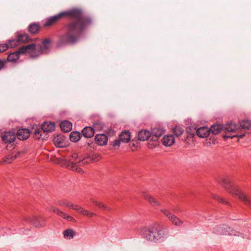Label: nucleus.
Here are the masks:
<instances>
[{
    "mask_svg": "<svg viewBox=\"0 0 251 251\" xmlns=\"http://www.w3.org/2000/svg\"><path fill=\"white\" fill-rule=\"evenodd\" d=\"M64 237L68 239H73L75 234V232L72 229H68L63 232Z\"/></svg>",
    "mask_w": 251,
    "mask_h": 251,
    "instance_id": "obj_28",
    "label": "nucleus"
},
{
    "mask_svg": "<svg viewBox=\"0 0 251 251\" xmlns=\"http://www.w3.org/2000/svg\"><path fill=\"white\" fill-rule=\"evenodd\" d=\"M7 63V61L6 60H1L0 59V70L2 69L5 65V64Z\"/></svg>",
    "mask_w": 251,
    "mask_h": 251,
    "instance_id": "obj_41",
    "label": "nucleus"
},
{
    "mask_svg": "<svg viewBox=\"0 0 251 251\" xmlns=\"http://www.w3.org/2000/svg\"><path fill=\"white\" fill-rule=\"evenodd\" d=\"M16 138L15 133L11 131L5 132L1 136V139L5 144L14 142Z\"/></svg>",
    "mask_w": 251,
    "mask_h": 251,
    "instance_id": "obj_10",
    "label": "nucleus"
},
{
    "mask_svg": "<svg viewBox=\"0 0 251 251\" xmlns=\"http://www.w3.org/2000/svg\"><path fill=\"white\" fill-rule=\"evenodd\" d=\"M42 129L45 132H51L55 129V125L51 122H45L42 125Z\"/></svg>",
    "mask_w": 251,
    "mask_h": 251,
    "instance_id": "obj_21",
    "label": "nucleus"
},
{
    "mask_svg": "<svg viewBox=\"0 0 251 251\" xmlns=\"http://www.w3.org/2000/svg\"><path fill=\"white\" fill-rule=\"evenodd\" d=\"M49 48H19L23 54H27L32 58L38 56L44 51Z\"/></svg>",
    "mask_w": 251,
    "mask_h": 251,
    "instance_id": "obj_6",
    "label": "nucleus"
},
{
    "mask_svg": "<svg viewBox=\"0 0 251 251\" xmlns=\"http://www.w3.org/2000/svg\"><path fill=\"white\" fill-rule=\"evenodd\" d=\"M103 126L102 124H101L100 123H96L94 124L93 128L94 129V132L95 131H99L102 128Z\"/></svg>",
    "mask_w": 251,
    "mask_h": 251,
    "instance_id": "obj_32",
    "label": "nucleus"
},
{
    "mask_svg": "<svg viewBox=\"0 0 251 251\" xmlns=\"http://www.w3.org/2000/svg\"><path fill=\"white\" fill-rule=\"evenodd\" d=\"M223 128V127L219 124L213 125L209 128L210 133L211 132L214 134H219L221 132Z\"/></svg>",
    "mask_w": 251,
    "mask_h": 251,
    "instance_id": "obj_26",
    "label": "nucleus"
},
{
    "mask_svg": "<svg viewBox=\"0 0 251 251\" xmlns=\"http://www.w3.org/2000/svg\"><path fill=\"white\" fill-rule=\"evenodd\" d=\"M120 140H116L112 143V145L114 147H119L120 144Z\"/></svg>",
    "mask_w": 251,
    "mask_h": 251,
    "instance_id": "obj_42",
    "label": "nucleus"
},
{
    "mask_svg": "<svg viewBox=\"0 0 251 251\" xmlns=\"http://www.w3.org/2000/svg\"><path fill=\"white\" fill-rule=\"evenodd\" d=\"M92 201L93 203H94L97 206H98L100 208H103L105 210H108L109 209V207L105 205L104 204L99 202L96 201L94 200H92Z\"/></svg>",
    "mask_w": 251,
    "mask_h": 251,
    "instance_id": "obj_31",
    "label": "nucleus"
},
{
    "mask_svg": "<svg viewBox=\"0 0 251 251\" xmlns=\"http://www.w3.org/2000/svg\"><path fill=\"white\" fill-rule=\"evenodd\" d=\"M142 237L150 241H157L160 239L163 234L162 227L159 223H155L141 230Z\"/></svg>",
    "mask_w": 251,
    "mask_h": 251,
    "instance_id": "obj_2",
    "label": "nucleus"
},
{
    "mask_svg": "<svg viewBox=\"0 0 251 251\" xmlns=\"http://www.w3.org/2000/svg\"><path fill=\"white\" fill-rule=\"evenodd\" d=\"M82 133L84 137L89 138L93 136L95 132L93 127L86 126L82 130Z\"/></svg>",
    "mask_w": 251,
    "mask_h": 251,
    "instance_id": "obj_22",
    "label": "nucleus"
},
{
    "mask_svg": "<svg viewBox=\"0 0 251 251\" xmlns=\"http://www.w3.org/2000/svg\"><path fill=\"white\" fill-rule=\"evenodd\" d=\"M63 219H66L68 221L74 222L75 219L72 216L68 215L66 213H65V215L63 216Z\"/></svg>",
    "mask_w": 251,
    "mask_h": 251,
    "instance_id": "obj_39",
    "label": "nucleus"
},
{
    "mask_svg": "<svg viewBox=\"0 0 251 251\" xmlns=\"http://www.w3.org/2000/svg\"><path fill=\"white\" fill-rule=\"evenodd\" d=\"M72 209L77 211V212L81 213V214L83 213V210H84V208L79 206L78 205H76V204L73 205V207Z\"/></svg>",
    "mask_w": 251,
    "mask_h": 251,
    "instance_id": "obj_37",
    "label": "nucleus"
},
{
    "mask_svg": "<svg viewBox=\"0 0 251 251\" xmlns=\"http://www.w3.org/2000/svg\"><path fill=\"white\" fill-rule=\"evenodd\" d=\"M223 128L226 131V132H238V133H239L240 131H239V125H236L234 123L230 122L226 124Z\"/></svg>",
    "mask_w": 251,
    "mask_h": 251,
    "instance_id": "obj_12",
    "label": "nucleus"
},
{
    "mask_svg": "<svg viewBox=\"0 0 251 251\" xmlns=\"http://www.w3.org/2000/svg\"><path fill=\"white\" fill-rule=\"evenodd\" d=\"M95 140L98 145L103 146L107 144L108 138L104 134H99L96 135Z\"/></svg>",
    "mask_w": 251,
    "mask_h": 251,
    "instance_id": "obj_18",
    "label": "nucleus"
},
{
    "mask_svg": "<svg viewBox=\"0 0 251 251\" xmlns=\"http://www.w3.org/2000/svg\"><path fill=\"white\" fill-rule=\"evenodd\" d=\"M73 205H74V204L67 202L66 204V206H67V207H68L69 208H72L73 207Z\"/></svg>",
    "mask_w": 251,
    "mask_h": 251,
    "instance_id": "obj_47",
    "label": "nucleus"
},
{
    "mask_svg": "<svg viewBox=\"0 0 251 251\" xmlns=\"http://www.w3.org/2000/svg\"><path fill=\"white\" fill-rule=\"evenodd\" d=\"M36 46V45L33 43H31V44H29L28 45H24L23 46H22L21 47H28V48H29V47H35Z\"/></svg>",
    "mask_w": 251,
    "mask_h": 251,
    "instance_id": "obj_43",
    "label": "nucleus"
},
{
    "mask_svg": "<svg viewBox=\"0 0 251 251\" xmlns=\"http://www.w3.org/2000/svg\"><path fill=\"white\" fill-rule=\"evenodd\" d=\"M251 127V123L250 121L248 120L243 121L241 122L240 125H239V130L241 129L243 130V133H241V134L237 133L236 135H233V136H224V137L232 138L234 137H239L240 138H242L246 135V132H245V130L249 129Z\"/></svg>",
    "mask_w": 251,
    "mask_h": 251,
    "instance_id": "obj_7",
    "label": "nucleus"
},
{
    "mask_svg": "<svg viewBox=\"0 0 251 251\" xmlns=\"http://www.w3.org/2000/svg\"><path fill=\"white\" fill-rule=\"evenodd\" d=\"M173 136L176 137H179L183 133V130L179 126H176L173 129Z\"/></svg>",
    "mask_w": 251,
    "mask_h": 251,
    "instance_id": "obj_29",
    "label": "nucleus"
},
{
    "mask_svg": "<svg viewBox=\"0 0 251 251\" xmlns=\"http://www.w3.org/2000/svg\"><path fill=\"white\" fill-rule=\"evenodd\" d=\"M43 130L40 129H36L34 131V136L35 138L37 139H39L41 137V132Z\"/></svg>",
    "mask_w": 251,
    "mask_h": 251,
    "instance_id": "obj_36",
    "label": "nucleus"
},
{
    "mask_svg": "<svg viewBox=\"0 0 251 251\" xmlns=\"http://www.w3.org/2000/svg\"><path fill=\"white\" fill-rule=\"evenodd\" d=\"M196 134L199 137L206 138L210 134V130L209 128L207 127H201L197 129Z\"/></svg>",
    "mask_w": 251,
    "mask_h": 251,
    "instance_id": "obj_14",
    "label": "nucleus"
},
{
    "mask_svg": "<svg viewBox=\"0 0 251 251\" xmlns=\"http://www.w3.org/2000/svg\"><path fill=\"white\" fill-rule=\"evenodd\" d=\"M50 211H52L53 213L56 214L58 216H60L61 217H63V216L65 215V213L63 212V211H61L60 209H59L58 208H56L54 206H52L50 208Z\"/></svg>",
    "mask_w": 251,
    "mask_h": 251,
    "instance_id": "obj_30",
    "label": "nucleus"
},
{
    "mask_svg": "<svg viewBox=\"0 0 251 251\" xmlns=\"http://www.w3.org/2000/svg\"><path fill=\"white\" fill-rule=\"evenodd\" d=\"M213 232L219 235H230L235 236H242L243 234L238 231L231 229L230 227L225 225H220L215 226Z\"/></svg>",
    "mask_w": 251,
    "mask_h": 251,
    "instance_id": "obj_4",
    "label": "nucleus"
},
{
    "mask_svg": "<svg viewBox=\"0 0 251 251\" xmlns=\"http://www.w3.org/2000/svg\"><path fill=\"white\" fill-rule=\"evenodd\" d=\"M27 221L32 223L36 228H42L46 225V220L41 216H34L32 218H28Z\"/></svg>",
    "mask_w": 251,
    "mask_h": 251,
    "instance_id": "obj_8",
    "label": "nucleus"
},
{
    "mask_svg": "<svg viewBox=\"0 0 251 251\" xmlns=\"http://www.w3.org/2000/svg\"><path fill=\"white\" fill-rule=\"evenodd\" d=\"M86 161L84 160H79L78 162L74 163L72 161L69 162L68 167L73 171H76L80 174L83 173V170L79 167L81 164L86 163Z\"/></svg>",
    "mask_w": 251,
    "mask_h": 251,
    "instance_id": "obj_11",
    "label": "nucleus"
},
{
    "mask_svg": "<svg viewBox=\"0 0 251 251\" xmlns=\"http://www.w3.org/2000/svg\"><path fill=\"white\" fill-rule=\"evenodd\" d=\"M72 158L74 159L75 160H76V159L78 158V155L77 154V153H74L72 156H71Z\"/></svg>",
    "mask_w": 251,
    "mask_h": 251,
    "instance_id": "obj_45",
    "label": "nucleus"
},
{
    "mask_svg": "<svg viewBox=\"0 0 251 251\" xmlns=\"http://www.w3.org/2000/svg\"><path fill=\"white\" fill-rule=\"evenodd\" d=\"M81 135L80 132L73 131L70 134V140L74 142H76L79 140Z\"/></svg>",
    "mask_w": 251,
    "mask_h": 251,
    "instance_id": "obj_27",
    "label": "nucleus"
},
{
    "mask_svg": "<svg viewBox=\"0 0 251 251\" xmlns=\"http://www.w3.org/2000/svg\"><path fill=\"white\" fill-rule=\"evenodd\" d=\"M164 129L163 127L159 126L152 128L151 132V140L155 141L164 133Z\"/></svg>",
    "mask_w": 251,
    "mask_h": 251,
    "instance_id": "obj_9",
    "label": "nucleus"
},
{
    "mask_svg": "<svg viewBox=\"0 0 251 251\" xmlns=\"http://www.w3.org/2000/svg\"><path fill=\"white\" fill-rule=\"evenodd\" d=\"M9 157H10L11 162L15 159L14 153L9 154Z\"/></svg>",
    "mask_w": 251,
    "mask_h": 251,
    "instance_id": "obj_46",
    "label": "nucleus"
},
{
    "mask_svg": "<svg viewBox=\"0 0 251 251\" xmlns=\"http://www.w3.org/2000/svg\"><path fill=\"white\" fill-rule=\"evenodd\" d=\"M160 211L169 219V220L176 226H180L183 224V221L177 216L172 213L166 208H162Z\"/></svg>",
    "mask_w": 251,
    "mask_h": 251,
    "instance_id": "obj_5",
    "label": "nucleus"
},
{
    "mask_svg": "<svg viewBox=\"0 0 251 251\" xmlns=\"http://www.w3.org/2000/svg\"><path fill=\"white\" fill-rule=\"evenodd\" d=\"M20 54H23L22 50L19 49V50L15 52L10 53L7 57V62H14L17 60L20 56Z\"/></svg>",
    "mask_w": 251,
    "mask_h": 251,
    "instance_id": "obj_16",
    "label": "nucleus"
},
{
    "mask_svg": "<svg viewBox=\"0 0 251 251\" xmlns=\"http://www.w3.org/2000/svg\"><path fill=\"white\" fill-rule=\"evenodd\" d=\"M60 128L65 132H69L72 130V124L68 121H64L61 123Z\"/></svg>",
    "mask_w": 251,
    "mask_h": 251,
    "instance_id": "obj_23",
    "label": "nucleus"
},
{
    "mask_svg": "<svg viewBox=\"0 0 251 251\" xmlns=\"http://www.w3.org/2000/svg\"><path fill=\"white\" fill-rule=\"evenodd\" d=\"M67 202H63V203H60V205H65L66 206V204Z\"/></svg>",
    "mask_w": 251,
    "mask_h": 251,
    "instance_id": "obj_51",
    "label": "nucleus"
},
{
    "mask_svg": "<svg viewBox=\"0 0 251 251\" xmlns=\"http://www.w3.org/2000/svg\"><path fill=\"white\" fill-rule=\"evenodd\" d=\"M64 17L73 18L74 20L68 25L67 34L61 36L59 39L57 44L58 46L73 44L77 42L80 35L92 22L89 17L84 15V12L81 9L75 8L50 17L46 21L45 26H51Z\"/></svg>",
    "mask_w": 251,
    "mask_h": 251,
    "instance_id": "obj_1",
    "label": "nucleus"
},
{
    "mask_svg": "<svg viewBox=\"0 0 251 251\" xmlns=\"http://www.w3.org/2000/svg\"><path fill=\"white\" fill-rule=\"evenodd\" d=\"M138 139L141 141H145L149 138L151 139V133L148 130H142L140 131L138 134Z\"/></svg>",
    "mask_w": 251,
    "mask_h": 251,
    "instance_id": "obj_20",
    "label": "nucleus"
},
{
    "mask_svg": "<svg viewBox=\"0 0 251 251\" xmlns=\"http://www.w3.org/2000/svg\"><path fill=\"white\" fill-rule=\"evenodd\" d=\"M40 29V25L38 23H34L30 24L28 26V31L32 34L37 33Z\"/></svg>",
    "mask_w": 251,
    "mask_h": 251,
    "instance_id": "obj_24",
    "label": "nucleus"
},
{
    "mask_svg": "<svg viewBox=\"0 0 251 251\" xmlns=\"http://www.w3.org/2000/svg\"><path fill=\"white\" fill-rule=\"evenodd\" d=\"M65 138L63 135H58L54 137L53 142L56 147L59 148H63L65 146Z\"/></svg>",
    "mask_w": 251,
    "mask_h": 251,
    "instance_id": "obj_15",
    "label": "nucleus"
},
{
    "mask_svg": "<svg viewBox=\"0 0 251 251\" xmlns=\"http://www.w3.org/2000/svg\"><path fill=\"white\" fill-rule=\"evenodd\" d=\"M30 131L26 128L19 129L17 132V137L21 140H26L30 135Z\"/></svg>",
    "mask_w": 251,
    "mask_h": 251,
    "instance_id": "obj_13",
    "label": "nucleus"
},
{
    "mask_svg": "<svg viewBox=\"0 0 251 251\" xmlns=\"http://www.w3.org/2000/svg\"><path fill=\"white\" fill-rule=\"evenodd\" d=\"M52 41L50 39H45L42 42V45L44 47L51 45Z\"/></svg>",
    "mask_w": 251,
    "mask_h": 251,
    "instance_id": "obj_35",
    "label": "nucleus"
},
{
    "mask_svg": "<svg viewBox=\"0 0 251 251\" xmlns=\"http://www.w3.org/2000/svg\"><path fill=\"white\" fill-rule=\"evenodd\" d=\"M144 197L147 200L150 204L153 207L156 208L160 206V202L158 201L155 198L152 197L151 196L148 195L147 194H144Z\"/></svg>",
    "mask_w": 251,
    "mask_h": 251,
    "instance_id": "obj_17",
    "label": "nucleus"
},
{
    "mask_svg": "<svg viewBox=\"0 0 251 251\" xmlns=\"http://www.w3.org/2000/svg\"><path fill=\"white\" fill-rule=\"evenodd\" d=\"M130 137V133L128 131H123L119 135L120 141L125 143L128 142Z\"/></svg>",
    "mask_w": 251,
    "mask_h": 251,
    "instance_id": "obj_25",
    "label": "nucleus"
},
{
    "mask_svg": "<svg viewBox=\"0 0 251 251\" xmlns=\"http://www.w3.org/2000/svg\"><path fill=\"white\" fill-rule=\"evenodd\" d=\"M221 184L230 194L238 196L245 204L251 208V199L234 186L227 178H223Z\"/></svg>",
    "mask_w": 251,
    "mask_h": 251,
    "instance_id": "obj_3",
    "label": "nucleus"
},
{
    "mask_svg": "<svg viewBox=\"0 0 251 251\" xmlns=\"http://www.w3.org/2000/svg\"><path fill=\"white\" fill-rule=\"evenodd\" d=\"M14 159H16L17 158H18L20 154V152H17L16 153H14Z\"/></svg>",
    "mask_w": 251,
    "mask_h": 251,
    "instance_id": "obj_48",
    "label": "nucleus"
},
{
    "mask_svg": "<svg viewBox=\"0 0 251 251\" xmlns=\"http://www.w3.org/2000/svg\"><path fill=\"white\" fill-rule=\"evenodd\" d=\"M162 143L165 146H171L175 143V138L173 135H165L162 139Z\"/></svg>",
    "mask_w": 251,
    "mask_h": 251,
    "instance_id": "obj_19",
    "label": "nucleus"
},
{
    "mask_svg": "<svg viewBox=\"0 0 251 251\" xmlns=\"http://www.w3.org/2000/svg\"><path fill=\"white\" fill-rule=\"evenodd\" d=\"M4 161L6 162L7 163L11 162L10 157H9V155H8L6 157L4 158Z\"/></svg>",
    "mask_w": 251,
    "mask_h": 251,
    "instance_id": "obj_44",
    "label": "nucleus"
},
{
    "mask_svg": "<svg viewBox=\"0 0 251 251\" xmlns=\"http://www.w3.org/2000/svg\"><path fill=\"white\" fill-rule=\"evenodd\" d=\"M82 215H86V216H88L89 217H93L94 216V215H96V214H95L94 213H93V212H91L86 209H84V210H83V213L82 214Z\"/></svg>",
    "mask_w": 251,
    "mask_h": 251,
    "instance_id": "obj_38",
    "label": "nucleus"
},
{
    "mask_svg": "<svg viewBox=\"0 0 251 251\" xmlns=\"http://www.w3.org/2000/svg\"><path fill=\"white\" fill-rule=\"evenodd\" d=\"M5 50L4 48H0V52H3Z\"/></svg>",
    "mask_w": 251,
    "mask_h": 251,
    "instance_id": "obj_50",
    "label": "nucleus"
},
{
    "mask_svg": "<svg viewBox=\"0 0 251 251\" xmlns=\"http://www.w3.org/2000/svg\"><path fill=\"white\" fill-rule=\"evenodd\" d=\"M213 198L214 199L217 200L218 201H219L220 202L224 204H228V202L226 201L224 198H220L218 196H213Z\"/></svg>",
    "mask_w": 251,
    "mask_h": 251,
    "instance_id": "obj_34",
    "label": "nucleus"
},
{
    "mask_svg": "<svg viewBox=\"0 0 251 251\" xmlns=\"http://www.w3.org/2000/svg\"><path fill=\"white\" fill-rule=\"evenodd\" d=\"M197 129V128L195 126H192L189 128H187L186 130L189 134L192 135H194L196 133V130Z\"/></svg>",
    "mask_w": 251,
    "mask_h": 251,
    "instance_id": "obj_33",
    "label": "nucleus"
},
{
    "mask_svg": "<svg viewBox=\"0 0 251 251\" xmlns=\"http://www.w3.org/2000/svg\"><path fill=\"white\" fill-rule=\"evenodd\" d=\"M100 158V155L98 154H95L93 155L91 160L93 161H97Z\"/></svg>",
    "mask_w": 251,
    "mask_h": 251,
    "instance_id": "obj_40",
    "label": "nucleus"
},
{
    "mask_svg": "<svg viewBox=\"0 0 251 251\" xmlns=\"http://www.w3.org/2000/svg\"><path fill=\"white\" fill-rule=\"evenodd\" d=\"M109 133L113 134L114 131L112 129H109Z\"/></svg>",
    "mask_w": 251,
    "mask_h": 251,
    "instance_id": "obj_49",
    "label": "nucleus"
}]
</instances>
